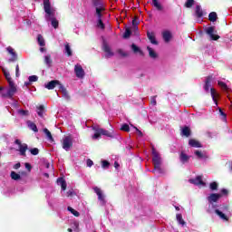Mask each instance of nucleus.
<instances>
[{
	"label": "nucleus",
	"mask_w": 232,
	"mask_h": 232,
	"mask_svg": "<svg viewBox=\"0 0 232 232\" xmlns=\"http://www.w3.org/2000/svg\"><path fill=\"white\" fill-rule=\"evenodd\" d=\"M217 19H218V17L216 12H211L208 14V21H210L211 23H215V21H217Z\"/></svg>",
	"instance_id": "32"
},
{
	"label": "nucleus",
	"mask_w": 232,
	"mask_h": 232,
	"mask_svg": "<svg viewBox=\"0 0 232 232\" xmlns=\"http://www.w3.org/2000/svg\"><path fill=\"white\" fill-rule=\"evenodd\" d=\"M68 211H70V213H72V215H73L74 217H79L81 214L79 213V211L73 209L72 207H68L67 208Z\"/></svg>",
	"instance_id": "45"
},
{
	"label": "nucleus",
	"mask_w": 232,
	"mask_h": 232,
	"mask_svg": "<svg viewBox=\"0 0 232 232\" xmlns=\"http://www.w3.org/2000/svg\"><path fill=\"white\" fill-rule=\"evenodd\" d=\"M67 197H73V189H70L67 191Z\"/></svg>",
	"instance_id": "62"
},
{
	"label": "nucleus",
	"mask_w": 232,
	"mask_h": 232,
	"mask_svg": "<svg viewBox=\"0 0 232 232\" xmlns=\"http://www.w3.org/2000/svg\"><path fill=\"white\" fill-rule=\"evenodd\" d=\"M65 53H66L67 57H72V48L70 47L69 43L65 44Z\"/></svg>",
	"instance_id": "36"
},
{
	"label": "nucleus",
	"mask_w": 232,
	"mask_h": 232,
	"mask_svg": "<svg viewBox=\"0 0 232 232\" xmlns=\"http://www.w3.org/2000/svg\"><path fill=\"white\" fill-rule=\"evenodd\" d=\"M73 147V139L69 135L65 136L64 139L62 141V148L65 150V151H68L70 148Z\"/></svg>",
	"instance_id": "4"
},
{
	"label": "nucleus",
	"mask_w": 232,
	"mask_h": 232,
	"mask_svg": "<svg viewBox=\"0 0 232 232\" xmlns=\"http://www.w3.org/2000/svg\"><path fill=\"white\" fill-rule=\"evenodd\" d=\"M25 168L28 171H32V165L30 163H25Z\"/></svg>",
	"instance_id": "61"
},
{
	"label": "nucleus",
	"mask_w": 232,
	"mask_h": 232,
	"mask_svg": "<svg viewBox=\"0 0 232 232\" xmlns=\"http://www.w3.org/2000/svg\"><path fill=\"white\" fill-rule=\"evenodd\" d=\"M2 72L8 82L9 88L5 92V87L0 86V96L2 99H14V95L17 93V86L15 82L12 80V76H10V72L5 69V67H1Z\"/></svg>",
	"instance_id": "1"
},
{
	"label": "nucleus",
	"mask_w": 232,
	"mask_h": 232,
	"mask_svg": "<svg viewBox=\"0 0 232 232\" xmlns=\"http://www.w3.org/2000/svg\"><path fill=\"white\" fill-rule=\"evenodd\" d=\"M213 82V76H208L205 81L204 90L205 92H209V88H211V82Z\"/></svg>",
	"instance_id": "17"
},
{
	"label": "nucleus",
	"mask_w": 232,
	"mask_h": 232,
	"mask_svg": "<svg viewBox=\"0 0 232 232\" xmlns=\"http://www.w3.org/2000/svg\"><path fill=\"white\" fill-rule=\"evenodd\" d=\"M100 131H101L102 135H104L105 137H110L111 139H113V133L110 132L109 130L100 128Z\"/></svg>",
	"instance_id": "34"
},
{
	"label": "nucleus",
	"mask_w": 232,
	"mask_h": 232,
	"mask_svg": "<svg viewBox=\"0 0 232 232\" xmlns=\"http://www.w3.org/2000/svg\"><path fill=\"white\" fill-rule=\"evenodd\" d=\"M152 6H155L156 10L159 12H162L164 10L162 4L160 3L159 0H152Z\"/></svg>",
	"instance_id": "26"
},
{
	"label": "nucleus",
	"mask_w": 232,
	"mask_h": 232,
	"mask_svg": "<svg viewBox=\"0 0 232 232\" xmlns=\"http://www.w3.org/2000/svg\"><path fill=\"white\" fill-rule=\"evenodd\" d=\"M189 159H191V157L188 154H186V152L181 151L179 153V160L181 162V164H188V162H189Z\"/></svg>",
	"instance_id": "14"
},
{
	"label": "nucleus",
	"mask_w": 232,
	"mask_h": 232,
	"mask_svg": "<svg viewBox=\"0 0 232 232\" xmlns=\"http://www.w3.org/2000/svg\"><path fill=\"white\" fill-rule=\"evenodd\" d=\"M147 37L149 41H150L151 44H159V42L157 41V38H155V34L151 32H147Z\"/></svg>",
	"instance_id": "21"
},
{
	"label": "nucleus",
	"mask_w": 232,
	"mask_h": 232,
	"mask_svg": "<svg viewBox=\"0 0 232 232\" xmlns=\"http://www.w3.org/2000/svg\"><path fill=\"white\" fill-rule=\"evenodd\" d=\"M44 10L45 14H47V17L52 15V11H53V9H52V4H50V0H44Z\"/></svg>",
	"instance_id": "10"
},
{
	"label": "nucleus",
	"mask_w": 232,
	"mask_h": 232,
	"mask_svg": "<svg viewBox=\"0 0 232 232\" xmlns=\"http://www.w3.org/2000/svg\"><path fill=\"white\" fill-rule=\"evenodd\" d=\"M221 195H222V197H224V196L227 197V195H229V190L226 189V188H222Z\"/></svg>",
	"instance_id": "55"
},
{
	"label": "nucleus",
	"mask_w": 232,
	"mask_h": 232,
	"mask_svg": "<svg viewBox=\"0 0 232 232\" xmlns=\"http://www.w3.org/2000/svg\"><path fill=\"white\" fill-rule=\"evenodd\" d=\"M181 137H191V129L188 126H184L181 130Z\"/></svg>",
	"instance_id": "20"
},
{
	"label": "nucleus",
	"mask_w": 232,
	"mask_h": 232,
	"mask_svg": "<svg viewBox=\"0 0 232 232\" xmlns=\"http://www.w3.org/2000/svg\"><path fill=\"white\" fill-rule=\"evenodd\" d=\"M218 111H219V114L221 115V119L222 121H227V114H226V112H224V111H222V108H218Z\"/></svg>",
	"instance_id": "46"
},
{
	"label": "nucleus",
	"mask_w": 232,
	"mask_h": 232,
	"mask_svg": "<svg viewBox=\"0 0 232 232\" xmlns=\"http://www.w3.org/2000/svg\"><path fill=\"white\" fill-rule=\"evenodd\" d=\"M176 220L179 222V224H180V226H186V221H184V218H182V214H177Z\"/></svg>",
	"instance_id": "33"
},
{
	"label": "nucleus",
	"mask_w": 232,
	"mask_h": 232,
	"mask_svg": "<svg viewBox=\"0 0 232 232\" xmlns=\"http://www.w3.org/2000/svg\"><path fill=\"white\" fill-rule=\"evenodd\" d=\"M162 37H163V41H165V43H169L171 41V32L169 31H165L162 33Z\"/></svg>",
	"instance_id": "23"
},
{
	"label": "nucleus",
	"mask_w": 232,
	"mask_h": 232,
	"mask_svg": "<svg viewBox=\"0 0 232 232\" xmlns=\"http://www.w3.org/2000/svg\"><path fill=\"white\" fill-rule=\"evenodd\" d=\"M102 168H103L104 169H109L110 168V162L108 160H102Z\"/></svg>",
	"instance_id": "51"
},
{
	"label": "nucleus",
	"mask_w": 232,
	"mask_h": 232,
	"mask_svg": "<svg viewBox=\"0 0 232 232\" xmlns=\"http://www.w3.org/2000/svg\"><path fill=\"white\" fill-rule=\"evenodd\" d=\"M97 27L104 30L105 25L104 23H102V18L98 19Z\"/></svg>",
	"instance_id": "48"
},
{
	"label": "nucleus",
	"mask_w": 232,
	"mask_h": 232,
	"mask_svg": "<svg viewBox=\"0 0 232 232\" xmlns=\"http://www.w3.org/2000/svg\"><path fill=\"white\" fill-rule=\"evenodd\" d=\"M147 50L149 52V57H150V59H157V57H159V54L155 52V50H153V48L147 46Z\"/></svg>",
	"instance_id": "24"
},
{
	"label": "nucleus",
	"mask_w": 232,
	"mask_h": 232,
	"mask_svg": "<svg viewBox=\"0 0 232 232\" xmlns=\"http://www.w3.org/2000/svg\"><path fill=\"white\" fill-rule=\"evenodd\" d=\"M215 213L216 215H218V217H219V218H221V220H225L226 222L229 220V218L226 214H224L222 211L216 209Z\"/></svg>",
	"instance_id": "25"
},
{
	"label": "nucleus",
	"mask_w": 232,
	"mask_h": 232,
	"mask_svg": "<svg viewBox=\"0 0 232 232\" xmlns=\"http://www.w3.org/2000/svg\"><path fill=\"white\" fill-rule=\"evenodd\" d=\"M204 10L202 9L201 5H196L195 9V15L198 19H201V17H204Z\"/></svg>",
	"instance_id": "15"
},
{
	"label": "nucleus",
	"mask_w": 232,
	"mask_h": 232,
	"mask_svg": "<svg viewBox=\"0 0 232 232\" xmlns=\"http://www.w3.org/2000/svg\"><path fill=\"white\" fill-rule=\"evenodd\" d=\"M92 3L94 8H101V6H104L102 0H92Z\"/></svg>",
	"instance_id": "31"
},
{
	"label": "nucleus",
	"mask_w": 232,
	"mask_h": 232,
	"mask_svg": "<svg viewBox=\"0 0 232 232\" xmlns=\"http://www.w3.org/2000/svg\"><path fill=\"white\" fill-rule=\"evenodd\" d=\"M137 19H139V16H135L134 19L132 20V25L134 26V28H137V25L139 24Z\"/></svg>",
	"instance_id": "56"
},
{
	"label": "nucleus",
	"mask_w": 232,
	"mask_h": 232,
	"mask_svg": "<svg viewBox=\"0 0 232 232\" xmlns=\"http://www.w3.org/2000/svg\"><path fill=\"white\" fill-rule=\"evenodd\" d=\"M103 51L105 53H108L111 57L113 56V53L111 52V48H110V45L108 44H103Z\"/></svg>",
	"instance_id": "30"
},
{
	"label": "nucleus",
	"mask_w": 232,
	"mask_h": 232,
	"mask_svg": "<svg viewBox=\"0 0 232 232\" xmlns=\"http://www.w3.org/2000/svg\"><path fill=\"white\" fill-rule=\"evenodd\" d=\"M194 5H195V0H187L185 3V7L192 8Z\"/></svg>",
	"instance_id": "44"
},
{
	"label": "nucleus",
	"mask_w": 232,
	"mask_h": 232,
	"mask_svg": "<svg viewBox=\"0 0 232 232\" xmlns=\"http://www.w3.org/2000/svg\"><path fill=\"white\" fill-rule=\"evenodd\" d=\"M29 82H37L39 81V77L37 75L29 76Z\"/></svg>",
	"instance_id": "49"
},
{
	"label": "nucleus",
	"mask_w": 232,
	"mask_h": 232,
	"mask_svg": "<svg viewBox=\"0 0 232 232\" xmlns=\"http://www.w3.org/2000/svg\"><path fill=\"white\" fill-rule=\"evenodd\" d=\"M44 63H46L48 68H52V63H53V61L52 60V55L47 54L46 56H44Z\"/></svg>",
	"instance_id": "29"
},
{
	"label": "nucleus",
	"mask_w": 232,
	"mask_h": 232,
	"mask_svg": "<svg viewBox=\"0 0 232 232\" xmlns=\"http://www.w3.org/2000/svg\"><path fill=\"white\" fill-rule=\"evenodd\" d=\"M130 37H131V29H130V27H126L123 34V39H130Z\"/></svg>",
	"instance_id": "38"
},
{
	"label": "nucleus",
	"mask_w": 232,
	"mask_h": 232,
	"mask_svg": "<svg viewBox=\"0 0 232 232\" xmlns=\"http://www.w3.org/2000/svg\"><path fill=\"white\" fill-rule=\"evenodd\" d=\"M210 94L212 97V101H214L216 106H218V102L217 101V98L219 97L218 92H217V90L215 88H210Z\"/></svg>",
	"instance_id": "18"
},
{
	"label": "nucleus",
	"mask_w": 232,
	"mask_h": 232,
	"mask_svg": "<svg viewBox=\"0 0 232 232\" xmlns=\"http://www.w3.org/2000/svg\"><path fill=\"white\" fill-rule=\"evenodd\" d=\"M207 35L209 36L210 41H218L220 39V35L217 34V30H215V26H209L205 30Z\"/></svg>",
	"instance_id": "3"
},
{
	"label": "nucleus",
	"mask_w": 232,
	"mask_h": 232,
	"mask_svg": "<svg viewBox=\"0 0 232 232\" xmlns=\"http://www.w3.org/2000/svg\"><path fill=\"white\" fill-rule=\"evenodd\" d=\"M121 131H130V125H128L127 123H124L123 125H121Z\"/></svg>",
	"instance_id": "53"
},
{
	"label": "nucleus",
	"mask_w": 232,
	"mask_h": 232,
	"mask_svg": "<svg viewBox=\"0 0 232 232\" xmlns=\"http://www.w3.org/2000/svg\"><path fill=\"white\" fill-rule=\"evenodd\" d=\"M6 52H8L9 55H11V58L8 59L7 63H15L17 61V53L12 48V46H8L6 48Z\"/></svg>",
	"instance_id": "8"
},
{
	"label": "nucleus",
	"mask_w": 232,
	"mask_h": 232,
	"mask_svg": "<svg viewBox=\"0 0 232 232\" xmlns=\"http://www.w3.org/2000/svg\"><path fill=\"white\" fill-rule=\"evenodd\" d=\"M220 198H222V194H218V193H212L208 197V200L209 204L218 202V200H220Z\"/></svg>",
	"instance_id": "11"
},
{
	"label": "nucleus",
	"mask_w": 232,
	"mask_h": 232,
	"mask_svg": "<svg viewBox=\"0 0 232 232\" xmlns=\"http://www.w3.org/2000/svg\"><path fill=\"white\" fill-rule=\"evenodd\" d=\"M134 128H135L136 131H138V135L140 137H143L144 134H142V131L140 130H139L138 128H136V127H134Z\"/></svg>",
	"instance_id": "63"
},
{
	"label": "nucleus",
	"mask_w": 232,
	"mask_h": 232,
	"mask_svg": "<svg viewBox=\"0 0 232 232\" xmlns=\"http://www.w3.org/2000/svg\"><path fill=\"white\" fill-rule=\"evenodd\" d=\"M194 155H196L197 159H204V153L200 150H196Z\"/></svg>",
	"instance_id": "50"
},
{
	"label": "nucleus",
	"mask_w": 232,
	"mask_h": 232,
	"mask_svg": "<svg viewBox=\"0 0 232 232\" xmlns=\"http://www.w3.org/2000/svg\"><path fill=\"white\" fill-rule=\"evenodd\" d=\"M74 72L78 79H82L84 77V69H82L81 64H76L74 66Z\"/></svg>",
	"instance_id": "9"
},
{
	"label": "nucleus",
	"mask_w": 232,
	"mask_h": 232,
	"mask_svg": "<svg viewBox=\"0 0 232 232\" xmlns=\"http://www.w3.org/2000/svg\"><path fill=\"white\" fill-rule=\"evenodd\" d=\"M117 52L121 57H128V53H125L122 49H118Z\"/></svg>",
	"instance_id": "54"
},
{
	"label": "nucleus",
	"mask_w": 232,
	"mask_h": 232,
	"mask_svg": "<svg viewBox=\"0 0 232 232\" xmlns=\"http://www.w3.org/2000/svg\"><path fill=\"white\" fill-rule=\"evenodd\" d=\"M188 146L191 148H202V143L195 139H190L188 140Z\"/></svg>",
	"instance_id": "19"
},
{
	"label": "nucleus",
	"mask_w": 232,
	"mask_h": 232,
	"mask_svg": "<svg viewBox=\"0 0 232 232\" xmlns=\"http://www.w3.org/2000/svg\"><path fill=\"white\" fill-rule=\"evenodd\" d=\"M29 151H30L31 155H34V156L39 155V149H37V148L30 149Z\"/></svg>",
	"instance_id": "52"
},
{
	"label": "nucleus",
	"mask_w": 232,
	"mask_h": 232,
	"mask_svg": "<svg viewBox=\"0 0 232 232\" xmlns=\"http://www.w3.org/2000/svg\"><path fill=\"white\" fill-rule=\"evenodd\" d=\"M130 47H131V50H132L133 53H140V55H141V57H144V52L142 50H140L139 48V46H137V44H132L130 45Z\"/></svg>",
	"instance_id": "22"
},
{
	"label": "nucleus",
	"mask_w": 232,
	"mask_h": 232,
	"mask_svg": "<svg viewBox=\"0 0 232 232\" xmlns=\"http://www.w3.org/2000/svg\"><path fill=\"white\" fill-rule=\"evenodd\" d=\"M55 86H59V89L61 88V82H59V80H53L45 84V88L47 90H53Z\"/></svg>",
	"instance_id": "12"
},
{
	"label": "nucleus",
	"mask_w": 232,
	"mask_h": 232,
	"mask_svg": "<svg viewBox=\"0 0 232 232\" xmlns=\"http://www.w3.org/2000/svg\"><path fill=\"white\" fill-rule=\"evenodd\" d=\"M93 191L94 193H96L98 200L102 202V204H106V198L104 194L102 193V189H101L99 187H94Z\"/></svg>",
	"instance_id": "7"
},
{
	"label": "nucleus",
	"mask_w": 232,
	"mask_h": 232,
	"mask_svg": "<svg viewBox=\"0 0 232 232\" xmlns=\"http://www.w3.org/2000/svg\"><path fill=\"white\" fill-rule=\"evenodd\" d=\"M60 90H61L64 99H66L67 101H70V94L68 93V91L66 90V88L64 86H63V84H60Z\"/></svg>",
	"instance_id": "27"
},
{
	"label": "nucleus",
	"mask_w": 232,
	"mask_h": 232,
	"mask_svg": "<svg viewBox=\"0 0 232 232\" xmlns=\"http://www.w3.org/2000/svg\"><path fill=\"white\" fill-rule=\"evenodd\" d=\"M37 42L39 46H46V43L44 42V38L42 34L37 35Z\"/></svg>",
	"instance_id": "35"
},
{
	"label": "nucleus",
	"mask_w": 232,
	"mask_h": 232,
	"mask_svg": "<svg viewBox=\"0 0 232 232\" xmlns=\"http://www.w3.org/2000/svg\"><path fill=\"white\" fill-rule=\"evenodd\" d=\"M10 177L13 180H21V175L15 171H11Z\"/></svg>",
	"instance_id": "37"
},
{
	"label": "nucleus",
	"mask_w": 232,
	"mask_h": 232,
	"mask_svg": "<svg viewBox=\"0 0 232 232\" xmlns=\"http://www.w3.org/2000/svg\"><path fill=\"white\" fill-rule=\"evenodd\" d=\"M44 133H45L51 142H53V136H52V132H50L48 129H44Z\"/></svg>",
	"instance_id": "40"
},
{
	"label": "nucleus",
	"mask_w": 232,
	"mask_h": 232,
	"mask_svg": "<svg viewBox=\"0 0 232 232\" xmlns=\"http://www.w3.org/2000/svg\"><path fill=\"white\" fill-rule=\"evenodd\" d=\"M21 73H19V64L15 66V77H20Z\"/></svg>",
	"instance_id": "57"
},
{
	"label": "nucleus",
	"mask_w": 232,
	"mask_h": 232,
	"mask_svg": "<svg viewBox=\"0 0 232 232\" xmlns=\"http://www.w3.org/2000/svg\"><path fill=\"white\" fill-rule=\"evenodd\" d=\"M48 14L45 13V20L46 21H51V24L53 28L57 30L59 28V20L55 18V12L53 10L52 14L47 17Z\"/></svg>",
	"instance_id": "5"
},
{
	"label": "nucleus",
	"mask_w": 232,
	"mask_h": 232,
	"mask_svg": "<svg viewBox=\"0 0 232 232\" xmlns=\"http://www.w3.org/2000/svg\"><path fill=\"white\" fill-rule=\"evenodd\" d=\"M218 86H220V88H222L226 92H227V90H229V88L227 87V84H226V82H218Z\"/></svg>",
	"instance_id": "47"
},
{
	"label": "nucleus",
	"mask_w": 232,
	"mask_h": 232,
	"mask_svg": "<svg viewBox=\"0 0 232 232\" xmlns=\"http://www.w3.org/2000/svg\"><path fill=\"white\" fill-rule=\"evenodd\" d=\"M14 144L19 146V152L22 157H26V151H28V144L21 143L20 140H15Z\"/></svg>",
	"instance_id": "6"
},
{
	"label": "nucleus",
	"mask_w": 232,
	"mask_h": 232,
	"mask_svg": "<svg viewBox=\"0 0 232 232\" xmlns=\"http://www.w3.org/2000/svg\"><path fill=\"white\" fill-rule=\"evenodd\" d=\"M209 188L211 189V191H217V189H218V183H217V181H213L209 184Z\"/></svg>",
	"instance_id": "42"
},
{
	"label": "nucleus",
	"mask_w": 232,
	"mask_h": 232,
	"mask_svg": "<svg viewBox=\"0 0 232 232\" xmlns=\"http://www.w3.org/2000/svg\"><path fill=\"white\" fill-rule=\"evenodd\" d=\"M19 113H20L21 115L26 116V115H28V111L20 110V111H19Z\"/></svg>",
	"instance_id": "59"
},
{
	"label": "nucleus",
	"mask_w": 232,
	"mask_h": 232,
	"mask_svg": "<svg viewBox=\"0 0 232 232\" xmlns=\"http://www.w3.org/2000/svg\"><path fill=\"white\" fill-rule=\"evenodd\" d=\"M88 168H92L93 166V161L92 160H87Z\"/></svg>",
	"instance_id": "60"
},
{
	"label": "nucleus",
	"mask_w": 232,
	"mask_h": 232,
	"mask_svg": "<svg viewBox=\"0 0 232 232\" xmlns=\"http://www.w3.org/2000/svg\"><path fill=\"white\" fill-rule=\"evenodd\" d=\"M58 182L61 183V188H62L63 191H66V187H67L66 180H64V179H63V178H59Z\"/></svg>",
	"instance_id": "39"
},
{
	"label": "nucleus",
	"mask_w": 232,
	"mask_h": 232,
	"mask_svg": "<svg viewBox=\"0 0 232 232\" xmlns=\"http://www.w3.org/2000/svg\"><path fill=\"white\" fill-rule=\"evenodd\" d=\"M156 96L151 98L150 104L152 106H157V99H155Z\"/></svg>",
	"instance_id": "58"
},
{
	"label": "nucleus",
	"mask_w": 232,
	"mask_h": 232,
	"mask_svg": "<svg viewBox=\"0 0 232 232\" xmlns=\"http://www.w3.org/2000/svg\"><path fill=\"white\" fill-rule=\"evenodd\" d=\"M93 130H94L95 133L92 136V139H101V135H102L101 132V128L93 129Z\"/></svg>",
	"instance_id": "41"
},
{
	"label": "nucleus",
	"mask_w": 232,
	"mask_h": 232,
	"mask_svg": "<svg viewBox=\"0 0 232 232\" xmlns=\"http://www.w3.org/2000/svg\"><path fill=\"white\" fill-rule=\"evenodd\" d=\"M19 168H21V163L20 162L14 165V169H19Z\"/></svg>",
	"instance_id": "64"
},
{
	"label": "nucleus",
	"mask_w": 232,
	"mask_h": 232,
	"mask_svg": "<svg viewBox=\"0 0 232 232\" xmlns=\"http://www.w3.org/2000/svg\"><path fill=\"white\" fill-rule=\"evenodd\" d=\"M36 113L38 116L43 119L44 117V113H46V107L44 105H39L36 107Z\"/></svg>",
	"instance_id": "16"
},
{
	"label": "nucleus",
	"mask_w": 232,
	"mask_h": 232,
	"mask_svg": "<svg viewBox=\"0 0 232 232\" xmlns=\"http://www.w3.org/2000/svg\"><path fill=\"white\" fill-rule=\"evenodd\" d=\"M152 162L154 165V169L152 170L153 173H158L159 175H164L166 173V170L164 169L160 168V165L162 164V160L160 159V155L155 148L152 149Z\"/></svg>",
	"instance_id": "2"
},
{
	"label": "nucleus",
	"mask_w": 232,
	"mask_h": 232,
	"mask_svg": "<svg viewBox=\"0 0 232 232\" xmlns=\"http://www.w3.org/2000/svg\"><path fill=\"white\" fill-rule=\"evenodd\" d=\"M28 127L30 128V130L34 131V133H37V131H39V129H37V125H35V123H34V122H30L28 124Z\"/></svg>",
	"instance_id": "43"
},
{
	"label": "nucleus",
	"mask_w": 232,
	"mask_h": 232,
	"mask_svg": "<svg viewBox=\"0 0 232 232\" xmlns=\"http://www.w3.org/2000/svg\"><path fill=\"white\" fill-rule=\"evenodd\" d=\"M190 184H195V186H206L204 180H202V176H197L196 179H189Z\"/></svg>",
	"instance_id": "13"
},
{
	"label": "nucleus",
	"mask_w": 232,
	"mask_h": 232,
	"mask_svg": "<svg viewBox=\"0 0 232 232\" xmlns=\"http://www.w3.org/2000/svg\"><path fill=\"white\" fill-rule=\"evenodd\" d=\"M104 10H106V8H104V6H100V7L96 8L97 19H102V12H104Z\"/></svg>",
	"instance_id": "28"
}]
</instances>
